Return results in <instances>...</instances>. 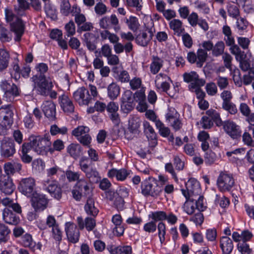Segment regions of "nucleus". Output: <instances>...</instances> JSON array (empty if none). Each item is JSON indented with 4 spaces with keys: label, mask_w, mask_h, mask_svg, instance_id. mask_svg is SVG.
Masks as SVG:
<instances>
[{
    "label": "nucleus",
    "mask_w": 254,
    "mask_h": 254,
    "mask_svg": "<svg viewBox=\"0 0 254 254\" xmlns=\"http://www.w3.org/2000/svg\"><path fill=\"white\" fill-rule=\"evenodd\" d=\"M153 36V33L151 29L140 31L135 37L136 44L140 46L146 47L150 42Z\"/></svg>",
    "instance_id": "17"
},
{
    "label": "nucleus",
    "mask_w": 254,
    "mask_h": 254,
    "mask_svg": "<svg viewBox=\"0 0 254 254\" xmlns=\"http://www.w3.org/2000/svg\"><path fill=\"white\" fill-rule=\"evenodd\" d=\"M121 88L116 82H112L107 87V94L110 99L115 100L120 94Z\"/></svg>",
    "instance_id": "36"
},
{
    "label": "nucleus",
    "mask_w": 254,
    "mask_h": 254,
    "mask_svg": "<svg viewBox=\"0 0 254 254\" xmlns=\"http://www.w3.org/2000/svg\"><path fill=\"white\" fill-rule=\"evenodd\" d=\"M4 11L6 21L11 22L10 31L14 34V40L19 42L24 33L25 23L20 18L16 17L11 9L5 8Z\"/></svg>",
    "instance_id": "1"
},
{
    "label": "nucleus",
    "mask_w": 254,
    "mask_h": 254,
    "mask_svg": "<svg viewBox=\"0 0 254 254\" xmlns=\"http://www.w3.org/2000/svg\"><path fill=\"white\" fill-rule=\"evenodd\" d=\"M10 232V229L7 225L0 222V243H5L8 241Z\"/></svg>",
    "instance_id": "47"
},
{
    "label": "nucleus",
    "mask_w": 254,
    "mask_h": 254,
    "mask_svg": "<svg viewBox=\"0 0 254 254\" xmlns=\"http://www.w3.org/2000/svg\"><path fill=\"white\" fill-rule=\"evenodd\" d=\"M77 223L80 230H83L85 228L88 231H92L96 226L95 219L89 217H87L85 220H83L81 216H79L77 218Z\"/></svg>",
    "instance_id": "25"
},
{
    "label": "nucleus",
    "mask_w": 254,
    "mask_h": 254,
    "mask_svg": "<svg viewBox=\"0 0 254 254\" xmlns=\"http://www.w3.org/2000/svg\"><path fill=\"white\" fill-rule=\"evenodd\" d=\"M126 22L128 28L133 31L137 30L139 26L138 19L135 16H130L128 18H126Z\"/></svg>",
    "instance_id": "53"
},
{
    "label": "nucleus",
    "mask_w": 254,
    "mask_h": 254,
    "mask_svg": "<svg viewBox=\"0 0 254 254\" xmlns=\"http://www.w3.org/2000/svg\"><path fill=\"white\" fill-rule=\"evenodd\" d=\"M236 27L238 29V32L240 33L243 32L248 27V22L246 19L242 17H237Z\"/></svg>",
    "instance_id": "64"
},
{
    "label": "nucleus",
    "mask_w": 254,
    "mask_h": 254,
    "mask_svg": "<svg viewBox=\"0 0 254 254\" xmlns=\"http://www.w3.org/2000/svg\"><path fill=\"white\" fill-rule=\"evenodd\" d=\"M67 132V128L65 127H59L56 125H53L51 126L50 133L52 135H56L58 134L62 135L66 134Z\"/></svg>",
    "instance_id": "60"
},
{
    "label": "nucleus",
    "mask_w": 254,
    "mask_h": 254,
    "mask_svg": "<svg viewBox=\"0 0 254 254\" xmlns=\"http://www.w3.org/2000/svg\"><path fill=\"white\" fill-rule=\"evenodd\" d=\"M86 213L93 217H96L99 213L98 209L95 206V201L93 198L88 197L84 206Z\"/></svg>",
    "instance_id": "35"
},
{
    "label": "nucleus",
    "mask_w": 254,
    "mask_h": 254,
    "mask_svg": "<svg viewBox=\"0 0 254 254\" xmlns=\"http://www.w3.org/2000/svg\"><path fill=\"white\" fill-rule=\"evenodd\" d=\"M153 187L152 184L148 182H144L141 184V193L144 196L150 195L156 197L160 195L162 190L159 189L158 187Z\"/></svg>",
    "instance_id": "19"
},
{
    "label": "nucleus",
    "mask_w": 254,
    "mask_h": 254,
    "mask_svg": "<svg viewBox=\"0 0 254 254\" xmlns=\"http://www.w3.org/2000/svg\"><path fill=\"white\" fill-rule=\"evenodd\" d=\"M225 45L222 41H218L215 45H213L212 49V55L215 57H218L221 55L224 50Z\"/></svg>",
    "instance_id": "56"
},
{
    "label": "nucleus",
    "mask_w": 254,
    "mask_h": 254,
    "mask_svg": "<svg viewBox=\"0 0 254 254\" xmlns=\"http://www.w3.org/2000/svg\"><path fill=\"white\" fill-rule=\"evenodd\" d=\"M116 78L118 81L122 83H127L130 80V76L127 70H122L118 71Z\"/></svg>",
    "instance_id": "61"
},
{
    "label": "nucleus",
    "mask_w": 254,
    "mask_h": 254,
    "mask_svg": "<svg viewBox=\"0 0 254 254\" xmlns=\"http://www.w3.org/2000/svg\"><path fill=\"white\" fill-rule=\"evenodd\" d=\"M109 30L104 29V30L100 31L101 40L105 41L108 39L111 43L118 42L120 38L118 35L114 33H111Z\"/></svg>",
    "instance_id": "37"
},
{
    "label": "nucleus",
    "mask_w": 254,
    "mask_h": 254,
    "mask_svg": "<svg viewBox=\"0 0 254 254\" xmlns=\"http://www.w3.org/2000/svg\"><path fill=\"white\" fill-rule=\"evenodd\" d=\"M184 80L186 82L190 83V89L193 87L202 86L205 84V81L199 78L198 75L195 71L185 72L183 74Z\"/></svg>",
    "instance_id": "16"
},
{
    "label": "nucleus",
    "mask_w": 254,
    "mask_h": 254,
    "mask_svg": "<svg viewBox=\"0 0 254 254\" xmlns=\"http://www.w3.org/2000/svg\"><path fill=\"white\" fill-rule=\"evenodd\" d=\"M73 98L79 106L88 105L92 100L88 90L83 86L79 87L73 92Z\"/></svg>",
    "instance_id": "12"
},
{
    "label": "nucleus",
    "mask_w": 254,
    "mask_h": 254,
    "mask_svg": "<svg viewBox=\"0 0 254 254\" xmlns=\"http://www.w3.org/2000/svg\"><path fill=\"white\" fill-rule=\"evenodd\" d=\"M42 109L45 116L51 121H54L56 117V105L52 101H45L42 105Z\"/></svg>",
    "instance_id": "21"
},
{
    "label": "nucleus",
    "mask_w": 254,
    "mask_h": 254,
    "mask_svg": "<svg viewBox=\"0 0 254 254\" xmlns=\"http://www.w3.org/2000/svg\"><path fill=\"white\" fill-rule=\"evenodd\" d=\"M158 236L161 244H165L166 235V224L163 222H160L157 225Z\"/></svg>",
    "instance_id": "49"
},
{
    "label": "nucleus",
    "mask_w": 254,
    "mask_h": 254,
    "mask_svg": "<svg viewBox=\"0 0 254 254\" xmlns=\"http://www.w3.org/2000/svg\"><path fill=\"white\" fill-rule=\"evenodd\" d=\"M21 243L24 247H28L33 251L41 250L42 247L39 243L36 244L33 241L32 236L29 234H26L22 237Z\"/></svg>",
    "instance_id": "29"
},
{
    "label": "nucleus",
    "mask_w": 254,
    "mask_h": 254,
    "mask_svg": "<svg viewBox=\"0 0 254 254\" xmlns=\"http://www.w3.org/2000/svg\"><path fill=\"white\" fill-rule=\"evenodd\" d=\"M58 225L55 217L52 215H49L47 216L46 222L41 220L37 222V227L41 230H46L48 228H53Z\"/></svg>",
    "instance_id": "32"
},
{
    "label": "nucleus",
    "mask_w": 254,
    "mask_h": 254,
    "mask_svg": "<svg viewBox=\"0 0 254 254\" xmlns=\"http://www.w3.org/2000/svg\"><path fill=\"white\" fill-rule=\"evenodd\" d=\"M67 152L74 159L79 157L82 153V147L78 143H71L66 148Z\"/></svg>",
    "instance_id": "38"
},
{
    "label": "nucleus",
    "mask_w": 254,
    "mask_h": 254,
    "mask_svg": "<svg viewBox=\"0 0 254 254\" xmlns=\"http://www.w3.org/2000/svg\"><path fill=\"white\" fill-rule=\"evenodd\" d=\"M238 251L241 254H251L253 252L252 249L245 242H240L237 245Z\"/></svg>",
    "instance_id": "57"
},
{
    "label": "nucleus",
    "mask_w": 254,
    "mask_h": 254,
    "mask_svg": "<svg viewBox=\"0 0 254 254\" xmlns=\"http://www.w3.org/2000/svg\"><path fill=\"white\" fill-rule=\"evenodd\" d=\"M44 189L49 192L52 196L57 199H60L62 197V189L57 182H52L48 187H45Z\"/></svg>",
    "instance_id": "33"
},
{
    "label": "nucleus",
    "mask_w": 254,
    "mask_h": 254,
    "mask_svg": "<svg viewBox=\"0 0 254 254\" xmlns=\"http://www.w3.org/2000/svg\"><path fill=\"white\" fill-rule=\"evenodd\" d=\"M169 26L170 29L174 31V34L178 36H181L185 31L182 21L178 19L171 20L169 22Z\"/></svg>",
    "instance_id": "34"
},
{
    "label": "nucleus",
    "mask_w": 254,
    "mask_h": 254,
    "mask_svg": "<svg viewBox=\"0 0 254 254\" xmlns=\"http://www.w3.org/2000/svg\"><path fill=\"white\" fill-rule=\"evenodd\" d=\"M223 128L225 132L233 139H237L241 136V127L233 121L224 122L223 124Z\"/></svg>",
    "instance_id": "14"
},
{
    "label": "nucleus",
    "mask_w": 254,
    "mask_h": 254,
    "mask_svg": "<svg viewBox=\"0 0 254 254\" xmlns=\"http://www.w3.org/2000/svg\"><path fill=\"white\" fill-rule=\"evenodd\" d=\"M38 90L42 95L47 96L53 87V84L51 80L47 79L46 77L37 79Z\"/></svg>",
    "instance_id": "22"
},
{
    "label": "nucleus",
    "mask_w": 254,
    "mask_h": 254,
    "mask_svg": "<svg viewBox=\"0 0 254 254\" xmlns=\"http://www.w3.org/2000/svg\"><path fill=\"white\" fill-rule=\"evenodd\" d=\"M196 57L197 60L196 65L198 67H201L207 59V53L202 49H198L197 50Z\"/></svg>",
    "instance_id": "51"
},
{
    "label": "nucleus",
    "mask_w": 254,
    "mask_h": 254,
    "mask_svg": "<svg viewBox=\"0 0 254 254\" xmlns=\"http://www.w3.org/2000/svg\"><path fill=\"white\" fill-rule=\"evenodd\" d=\"M222 108L231 115H235L238 112L236 105L232 101L222 103Z\"/></svg>",
    "instance_id": "58"
},
{
    "label": "nucleus",
    "mask_w": 254,
    "mask_h": 254,
    "mask_svg": "<svg viewBox=\"0 0 254 254\" xmlns=\"http://www.w3.org/2000/svg\"><path fill=\"white\" fill-rule=\"evenodd\" d=\"M11 107L10 105H7L0 108V117L3 119L0 126V134H6L8 128L12 124L13 113Z\"/></svg>",
    "instance_id": "3"
},
{
    "label": "nucleus",
    "mask_w": 254,
    "mask_h": 254,
    "mask_svg": "<svg viewBox=\"0 0 254 254\" xmlns=\"http://www.w3.org/2000/svg\"><path fill=\"white\" fill-rule=\"evenodd\" d=\"M35 69L37 72V74L32 77L33 80L39 78L46 77L45 73L48 70V65L43 63L38 64L36 65Z\"/></svg>",
    "instance_id": "40"
},
{
    "label": "nucleus",
    "mask_w": 254,
    "mask_h": 254,
    "mask_svg": "<svg viewBox=\"0 0 254 254\" xmlns=\"http://www.w3.org/2000/svg\"><path fill=\"white\" fill-rule=\"evenodd\" d=\"M148 217L155 223L158 221L162 222L166 220L167 213L164 211H152L148 215Z\"/></svg>",
    "instance_id": "46"
},
{
    "label": "nucleus",
    "mask_w": 254,
    "mask_h": 254,
    "mask_svg": "<svg viewBox=\"0 0 254 254\" xmlns=\"http://www.w3.org/2000/svg\"><path fill=\"white\" fill-rule=\"evenodd\" d=\"M135 105L134 97L129 90L125 91L121 98V108L125 113H128L131 111Z\"/></svg>",
    "instance_id": "13"
},
{
    "label": "nucleus",
    "mask_w": 254,
    "mask_h": 254,
    "mask_svg": "<svg viewBox=\"0 0 254 254\" xmlns=\"http://www.w3.org/2000/svg\"><path fill=\"white\" fill-rule=\"evenodd\" d=\"M3 169L5 175L10 177L15 173L20 172L22 169L21 163L16 162H8L5 163L3 166Z\"/></svg>",
    "instance_id": "26"
},
{
    "label": "nucleus",
    "mask_w": 254,
    "mask_h": 254,
    "mask_svg": "<svg viewBox=\"0 0 254 254\" xmlns=\"http://www.w3.org/2000/svg\"><path fill=\"white\" fill-rule=\"evenodd\" d=\"M30 197L31 206L35 211H43L48 207L49 199L45 194L37 191Z\"/></svg>",
    "instance_id": "7"
},
{
    "label": "nucleus",
    "mask_w": 254,
    "mask_h": 254,
    "mask_svg": "<svg viewBox=\"0 0 254 254\" xmlns=\"http://www.w3.org/2000/svg\"><path fill=\"white\" fill-rule=\"evenodd\" d=\"M219 246L222 252L226 254H231L234 249L233 242L228 236H222L220 238Z\"/></svg>",
    "instance_id": "31"
},
{
    "label": "nucleus",
    "mask_w": 254,
    "mask_h": 254,
    "mask_svg": "<svg viewBox=\"0 0 254 254\" xmlns=\"http://www.w3.org/2000/svg\"><path fill=\"white\" fill-rule=\"evenodd\" d=\"M0 153L4 158L12 157L16 152L14 141L9 137H3L0 140Z\"/></svg>",
    "instance_id": "11"
},
{
    "label": "nucleus",
    "mask_w": 254,
    "mask_h": 254,
    "mask_svg": "<svg viewBox=\"0 0 254 254\" xmlns=\"http://www.w3.org/2000/svg\"><path fill=\"white\" fill-rule=\"evenodd\" d=\"M12 179L8 176H0V190L6 194H11L14 190Z\"/></svg>",
    "instance_id": "20"
},
{
    "label": "nucleus",
    "mask_w": 254,
    "mask_h": 254,
    "mask_svg": "<svg viewBox=\"0 0 254 254\" xmlns=\"http://www.w3.org/2000/svg\"><path fill=\"white\" fill-rule=\"evenodd\" d=\"M83 36L84 37V44L88 50L90 52H94L95 54L97 53V46L95 43L90 39V38L93 36V34L88 32L84 34Z\"/></svg>",
    "instance_id": "44"
},
{
    "label": "nucleus",
    "mask_w": 254,
    "mask_h": 254,
    "mask_svg": "<svg viewBox=\"0 0 254 254\" xmlns=\"http://www.w3.org/2000/svg\"><path fill=\"white\" fill-rule=\"evenodd\" d=\"M140 126L139 120L137 118H132L129 120L128 129L132 133L137 131Z\"/></svg>",
    "instance_id": "62"
},
{
    "label": "nucleus",
    "mask_w": 254,
    "mask_h": 254,
    "mask_svg": "<svg viewBox=\"0 0 254 254\" xmlns=\"http://www.w3.org/2000/svg\"><path fill=\"white\" fill-rule=\"evenodd\" d=\"M44 9L48 17L52 19L56 18L57 10L52 2L44 4Z\"/></svg>",
    "instance_id": "52"
},
{
    "label": "nucleus",
    "mask_w": 254,
    "mask_h": 254,
    "mask_svg": "<svg viewBox=\"0 0 254 254\" xmlns=\"http://www.w3.org/2000/svg\"><path fill=\"white\" fill-rule=\"evenodd\" d=\"M164 63V61L162 58L157 56H153L149 64L150 72L153 75L158 74L163 67Z\"/></svg>",
    "instance_id": "23"
},
{
    "label": "nucleus",
    "mask_w": 254,
    "mask_h": 254,
    "mask_svg": "<svg viewBox=\"0 0 254 254\" xmlns=\"http://www.w3.org/2000/svg\"><path fill=\"white\" fill-rule=\"evenodd\" d=\"M108 250L111 254H131L132 249L130 246H118L114 248L108 247Z\"/></svg>",
    "instance_id": "41"
},
{
    "label": "nucleus",
    "mask_w": 254,
    "mask_h": 254,
    "mask_svg": "<svg viewBox=\"0 0 254 254\" xmlns=\"http://www.w3.org/2000/svg\"><path fill=\"white\" fill-rule=\"evenodd\" d=\"M59 103L63 111L67 114L72 113L74 111V106L70 98L64 94L59 97Z\"/></svg>",
    "instance_id": "18"
},
{
    "label": "nucleus",
    "mask_w": 254,
    "mask_h": 254,
    "mask_svg": "<svg viewBox=\"0 0 254 254\" xmlns=\"http://www.w3.org/2000/svg\"><path fill=\"white\" fill-rule=\"evenodd\" d=\"M79 168L85 174L86 177L89 181H98L99 176V173L96 169L92 168L89 164V160L87 158L82 157L79 161Z\"/></svg>",
    "instance_id": "10"
},
{
    "label": "nucleus",
    "mask_w": 254,
    "mask_h": 254,
    "mask_svg": "<svg viewBox=\"0 0 254 254\" xmlns=\"http://www.w3.org/2000/svg\"><path fill=\"white\" fill-rule=\"evenodd\" d=\"M65 174L69 182H78L80 180V173L78 172L68 170L66 171Z\"/></svg>",
    "instance_id": "59"
},
{
    "label": "nucleus",
    "mask_w": 254,
    "mask_h": 254,
    "mask_svg": "<svg viewBox=\"0 0 254 254\" xmlns=\"http://www.w3.org/2000/svg\"><path fill=\"white\" fill-rule=\"evenodd\" d=\"M2 218L5 223L11 225H17L20 221L19 217L8 208L3 209Z\"/></svg>",
    "instance_id": "27"
},
{
    "label": "nucleus",
    "mask_w": 254,
    "mask_h": 254,
    "mask_svg": "<svg viewBox=\"0 0 254 254\" xmlns=\"http://www.w3.org/2000/svg\"><path fill=\"white\" fill-rule=\"evenodd\" d=\"M172 80L170 76L166 73L161 72L156 74L154 79L155 86L157 91H161L167 93L170 96H172L168 93L171 87Z\"/></svg>",
    "instance_id": "4"
},
{
    "label": "nucleus",
    "mask_w": 254,
    "mask_h": 254,
    "mask_svg": "<svg viewBox=\"0 0 254 254\" xmlns=\"http://www.w3.org/2000/svg\"><path fill=\"white\" fill-rule=\"evenodd\" d=\"M227 10L228 15L233 18H237L240 15V11L237 4L234 2H228L227 5Z\"/></svg>",
    "instance_id": "48"
},
{
    "label": "nucleus",
    "mask_w": 254,
    "mask_h": 254,
    "mask_svg": "<svg viewBox=\"0 0 254 254\" xmlns=\"http://www.w3.org/2000/svg\"><path fill=\"white\" fill-rule=\"evenodd\" d=\"M186 201H185L184 206L183 209L188 215L192 214L195 210L196 209V204L194 201L193 197H190V198H186Z\"/></svg>",
    "instance_id": "43"
},
{
    "label": "nucleus",
    "mask_w": 254,
    "mask_h": 254,
    "mask_svg": "<svg viewBox=\"0 0 254 254\" xmlns=\"http://www.w3.org/2000/svg\"><path fill=\"white\" fill-rule=\"evenodd\" d=\"M144 132L148 140L151 141L152 146H155L157 143V134L150 123L147 121H144L143 123Z\"/></svg>",
    "instance_id": "28"
},
{
    "label": "nucleus",
    "mask_w": 254,
    "mask_h": 254,
    "mask_svg": "<svg viewBox=\"0 0 254 254\" xmlns=\"http://www.w3.org/2000/svg\"><path fill=\"white\" fill-rule=\"evenodd\" d=\"M217 185L220 191H229L234 187L235 180L232 175L222 172L218 177Z\"/></svg>",
    "instance_id": "9"
},
{
    "label": "nucleus",
    "mask_w": 254,
    "mask_h": 254,
    "mask_svg": "<svg viewBox=\"0 0 254 254\" xmlns=\"http://www.w3.org/2000/svg\"><path fill=\"white\" fill-rule=\"evenodd\" d=\"M233 76V79L235 84L238 86L241 87L243 84V80L241 77V74L240 70L238 68H235L232 72Z\"/></svg>",
    "instance_id": "63"
},
{
    "label": "nucleus",
    "mask_w": 254,
    "mask_h": 254,
    "mask_svg": "<svg viewBox=\"0 0 254 254\" xmlns=\"http://www.w3.org/2000/svg\"><path fill=\"white\" fill-rule=\"evenodd\" d=\"M18 5L14 6V11L20 16L25 14V11L30 8V3L26 0H17Z\"/></svg>",
    "instance_id": "39"
},
{
    "label": "nucleus",
    "mask_w": 254,
    "mask_h": 254,
    "mask_svg": "<svg viewBox=\"0 0 254 254\" xmlns=\"http://www.w3.org/2000/svg\"><path fill=\"white\" fill-rule=\"evenodd\" d=\"M155 126L158 129L159 132L162 136L166 137L169 135L170 133L169 128L166 127L161 121H158Z\"/></svg>",
    "instance_id": "55"
},
{
    "label": "nucleus",
    "mask_w": 254,
    "mask_h": 254,
    "mask_svg": "<svg viewBox=\"0 0 254 254\" xmlns=\"http://www.w3.org/2000/svg\"><path fill=\"white\" fill-rule=\"evenodd\" d=\"M87 181L85 178H83L80 179L76 182L75 185V188L78 189L80 190L83 193V194L86 195L89 193L90 184L89 182Z\"/></svg>",
    "instance_id": "42"
},
{
    "label": "nucleus",
    "mask_w": 254,
    "mask_h": 254,
    "mask_svg": "<svg viewBox=\"0 0 254 254\" xmlns=\"http://www.w3.org/2000/svg\"><path fill=\"white\" fill-rule=\"evenodd\" d=\"M36 181L32 177L22 179L18 185V189L23 194L27 197L31 196L36 191Z\"/></svg>",
    "instance_id": "6"
},
{
    "label": "nucleus",
    "mask_w": 254,
    "mask_h": 254,
    "mask_svg": "<svg viewBox=\"0 0 254 254\" xmlns=\"http://www.w3.org/2000/svg\"><path fill=\"white\" fill-rule=\"evenodd\" d=\"M129 174V171L124 168L121 169L113 168L108 171L107 176L109 178H116L119 181H124Z\"/></svg>",
    "instance_id": "24"
},
{
    "label": "nucleus",
    "mask_w": 254,
    "mask_h": 254,
    "mask_svg": "<svg viewBox=\"0 0 254 254\" xmlns=\"http://www.w3.org/2000/svg\"><path fill=\"white\" fill-rule=\"evenodd\" d=\"M99 25L100 27L103 29L113 28L116 33L119 32L121 29V27L119 24V20L115 14L102 17L99 20Z\"/></svg>",
    "instance_id": "8"
},
{
    "label": "nucleus",
    "mask_w": 254,
    "mask_h": 254,
    "mask_svg": "<svg viewBox=\"0 0 254 254\" xmlns=\"http://www.w3.org/2000/svg\"><path fill=\"white\" fill-rule=\"evenodd\" d=\"M89 131V128L87 127L78 126L72 130V134L77 139L78 137L88 133Z\"/></svg>",
    "instance_id": "54"
},
{
    "label": "nucleus",
    "mask_w": 254,
    "mask_h": 254,
    "mask_svg": "<svg viewBox=\"0 0 254 254\" xmlns=\"http://www.w3.org/2000/svg\"><path fill=\"white\" fill-rule=\"evenodd\" d=\"M31 144L35 152L40 155H46L49 151L52 153L51 142L48 137L37 136L31 137Z\"/></svg>",
    "instance_id": "2"
},
{
    "label": "nucleus",
    "mask_w": 254,
    "mask_h": 254,
    "mask_svg": "<svg viewBox=\"0 0 254 254\" xmlns=\"http://www.w3.org/2000/svg\"><path fill=\"white\" fill-rule=\"evenodd\" d=\"M205 115L215 123L217 126H219L222 123L220 114L215 110L210 109L207 110L205 113Z\"/></svg>",
    "instance_id": "50"
},
{
    "label": "nucleus",
    "mask_w": 254,
    "mask_h": 254,
    "mask_svg": "<svg viewBox=\"0 0 254 254\" xmlns=\"http://www.w3.org/2000/svg\"><path fill=\"white\" fill-rule=\"evenodd\" d=\"M60 11L61 13L64 16H68L70 13L72 15L75 12H78V9L76 5H73L71 7L68 0H60Z\"/></svg>",
    "instance_id": "30"
},
{
    "label": "nucleus",
    "mask_w": 254,
    "mask_h": 254,
    "mask_svg": "<svg viewBox=\"0 0 254 254\" xmlns=\"http://www.w3.org/2000/svg\"><path fill=\"white\" fill-rule=\"evenodd\" d=\"M65 231L70 242L74 244L78 242L80 232L75 224L70 222H66L65 224Z\"/></svg>",
    "instance_id": "15"
},
{
    "label": "nucleus",
    "mask_w": 254,
    "mask_h": 254,
    "mask_svg": "<svg viewBox=\"0 0 254 254\" xmlns=\"http://www.w3.org/2000/svg\"><path fill=\"white\" fill-rule=\"evenodd\" d=\"M9 58V54L7 51L5 50L0 51V71L8 67Z\"/></svg>",
    "instance_id": "45"
},
{
    "label": "nucleus",
    "mask_w": 254,
    "mask_h": 254,
    "mask_svg": "<svg viewBox=\"0 0 254 254\" xmlns=\"http://www.w3.org/2000/svg\"><path fill=\"white\" fill-rule=\"evenodd\" d=\"M186 190L181 189L183 195L186 198L197 197L201 194V190L199 182L194 178H190L186 183Z\"/></svg>",
    "instance_id": "5"
}]
</instances>
